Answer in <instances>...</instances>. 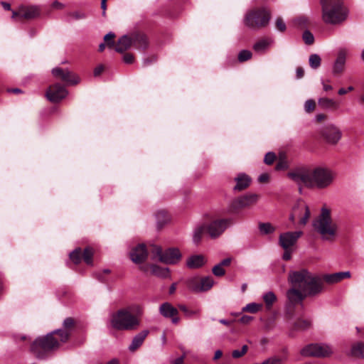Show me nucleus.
Masks as SVG:
<instances>
[{"mask_svg": "<svg viewBox=\"0 0 364 364\" xmlns=\"http://www.w3.org/2000/svg\"><path fill=\"white\" fill-rule=\"evenodd\" d=\"M311 215V212L307 204L301 200L298 201L292 208L289 215V220L294 223L296 219L299 220V224L305 225Z\"/></svg>", "mask_w": 364, "mask_h": 364, "instance_id": "obj_9", "label": "nucleus"}, {"mask_svg": "<svg viewBox=\"0 0 364 364\" xmlns=\"http://www.w3.org/2000/svg\"><path fill=\"white\" fill-rule=\"evenodd\" d=\"M223 355V352L220 350H218L215 352V355H214V358L213 359L214 360H218Z\"/></svg>", "mask_w": 364, "mask_h": 364, "instance_id": "obj_63", "label": "nucleus"}, {"mask_svg": "<svg viewBox=\"0 0 364 364\" xmlns=\"http://www.w3.org/2000/svg\"><path fill=\"white\" fill-rule=\"evenodd\" d=\"M214 284V280L211 277H193L188 282V289L195 292H204L210 290Z\"/></svg>", "mask_w": 364, "mask_h": 364, "instance_id": "obj_11", "label": "nucleus"}, {"mask_svg": "<svg viewBox=\"0 0 364 364\" xmlns=\"http://www.w3.org/2000/svg\"><path fill=\"white\" fill-rule=\"evenodd\" d=\"M270 20V13L265 8L256 9L247 12L245 17V24L251 28L266 26Z\"/></svg>", "mask_w": 364, "mask_h": 364, "instance_id": "obj_8", "label": "nucleus"}, {"mask_svg": "<svg viewBox=\"0 0 364 364\" xmlns=\"http://www.w3.org/2000/svg\"><path fill=\"white\" fill-rule=\"evenodd\" d=\"M296 75L298 79L301 78L304 75V69L301 67H298L296 70Z\"/></svg>", "mask_w": 364, "mask_h": 364, "instance_id": "obj_55", "label": "nucleus"}, {"mask_svg": "<svg viewBox=\"0 0 364 364\" xmlns=\"http://www.w3.org/2000/svg\"><path fill=\"white\" fill-rule=\"evenodd\" d=\"M316 102L314 100H308L304 105V109L306 112H311L314 110Z\"/></svg>", "mask_w": 364, "mask_h": 364, "instance_id": "obj_48", "label": "nucleus"}, {"mask_svg": "<svg viewBox=\"0 0 364 364\" xmlns=\"http://www.w3.org/2000/svg\"><path fill=\"white\" fill-rule=\"evenodd\" d=\"M132 43L137 48L145 49L148 46L147 38L145 35L141 33L132 34Z\"/></svg>", "mask_w": 364, "mask_h": 364, "instance_id": "obj_29", "label": "nucleus"}, {"mask_svg": "<svg viewBox=\"0 0 364 364\" xmlns=\"http://www.w3.org/2000/svg\"><path fill=\"white\" fill-rule=\"evenodd\" d=\"M275 157V154L273 152H268L264 156V161L266 164L270 165L274 161Z\"/></svg>", "mask_w": 364, "mask_h": 364, "instance_id": "obj_49", "label": "nucleus"}, {"mask_svg": "<svg viewBox=\"0 0 364 364\" xmlns=\"http://www.w3.org/2000/svg\"><path fill=\"white\" fill-rule=\"evenodd\" d=\"M115 37V34L112 32H109L106 34L104 37L105 43L109 48H113L115 47L114 38Z\"/></svg>", "mask_w": 364, "mask_h": 364, "instance_id": "obj_42", "label": "nucleus"}, {"mask_svg": "<svg viewBox=\"0 0 364 364\" xmlns=\"http://www.w3.org/2000/svg\"><path fill=\"white\" fill-rule=\"evenodd\" d=\"M1 4L2 5L3 8L5 9V10H7V11H9L11 9V5L10 4L7 3V2H5V1H1Z\"/></svg>", "mask_w": 364, "mask_h": 364, "instance_id": "obj_64", "label": "nucleus"}, {"mask_svg": "<svg viewBox=\"0 0 364 364\" xmlns=\"http://www.w3.org/2000/svg\"><path fill=\"white\" fill-rule=\"evenodd\" d=\"M318 104L323 109H336L338 104L333 99L321 97L318 100Z\"/></svg>", "mask_w": 364, "mask_h": 364, "instance_id": "obj_30", "label": "nucleus"}, {"mask_svg": "<svg viewBox=\"0 0 364 364\" xmlns=\"http://www.w3.org/2000/svg\"><path fill=\"white\" fill-rule=\"evenodd\" d=\"M288 176L299 186L323 189L332 184L335 173L330 168L321 166L314 168L300 167L288 173Z\"/></svg>", "mask_w": 364, "mask_h": 364, "instance_id": "obj_2", "label": "nucleus"}, {"mask_svg": "<svg viewBox=\"0 0 364 364\" xmlns=\"http://www.w3.org/2000/svg\"><path fill=\"white\" fill-rule=\"evenodd\" d=\"M231 263V258H226L222 260L219 264L223 267L224 266H229Z\"/></svg>", "mask_w": 364, "mask_h": 364, "instance_id": "obj_59", "label": "nucleus"}, {"mask_svg": "<svg viewBox=\"0 0 364 364\" xmlns=\"http://www.w3.org/2000/svg\"><path fill=\"white\" fill-rule=\"evenodd\" d=\"M253 320V317L247 315H243L239 320V322L242 324H248Z\"/></svg>", "mask_w": 364, "mask_h": 364, "instance_id": "obj_51", "label": "nucleus"}, {"mask_svg": "<svg viewBox=\"0 0 364 364\" xmlns=\"http://www.w3.org/2000/svg\"><path fill=\"white\" fill-rule=\"evenodd\" d=\"M312 225L323 240L332 241L335 239L338 226L333 222L331 210L326 207L321 208L320 214L313 221Z\"/></svg>", "mask_w": 364, "mask_h": 364, "instance_id": "obj_6", "label": "nucleus"}, {"mask_svg": "<svg viewBox=\"0 0 364 364\" xmlns=\"http://www.w3.org/2000/svg\"><path fill=\"white\" fill-rule=\"evenodd\" d=\"M230 224V220L228 219H219L210 222L206 225V232L213 238L220 237L228 225Z\"/></svg>", "mask_w": 364, "mask_h": 364, "instance_id": "obj_12", "label": "nucleus"}, {"mask_svg": "<svg viewBox=\"0 0 364 364\" xmlns=\"http://www.w3.org/2000/svg\"><path fill=\"white\" fill-rule=\"evenodd\" d=\"M311 322L309 320L298 319L294 324V329L304 331L309 328Z\"/></svg>", "mask_w": 364, "mask_h": 364, "instance_id": "obj_39", "label": "nucleus"}, {"mask_svg": "<svg viewBox=\"0 0 364 364\" xmlns=\"http://www.w3.org/2000/svg\"><path fill=\"white\" fill-rule=\"evenodd\" d=\"M52 74L53 76L60 78L68 85H74L80 82L79 77L70 72L68 70H63L60 68H55L52 70Z\"/></svg>", "mask_w": 364, "mask_h": 364, "instance_id": "obj_17", "label": "nucleus"}, {"mask_svg": "<svg viewBox=\"0 0 364 364\" xmlns=\"http://www.w3.org/2000/svg\"><path fill=\"white\" fill-rule=\"evenodd\" d=\"M82 251L80 248H76L70 253V258L75 264H79L81 261Z\"/></svg>", "mask_w": 364, "mask_h": 364, "instance_id": "obj_40", "label": "nucleus"}, {"mask_svg": "<svg viewBox=\"0 0 364 364\" xmlns=\"http://www.w3.org/2000/svg\"><path fill=\"white\" fill-rule=\"evenodd\" d=\"M269 175L267 173H262L258 178V181L261 183H267L269 181Z\"/></svg>", "mask_w": 364, "mask_h": 364, "instance_id": "obj_53", "label": "nucleus"}, {"mask_svg": "<svg viewBox=\"0 0 364 364\" xmlns=\"http://www.w3.org/2000/svg\"><path fill=\"white\" fill-rule=\"evenodd\" d=\"M294 23L298 27L303 28L308 24V18L306 16H299L294 20Z\"/></svg>", "mask_w": 364, "mask_h": 364, "instance_id": "obj_46", "label": "nucleus"}, {"mask_svg": "<svg viewBox=\"0 0 364 364\" xmlns=\"http://www.w3.org/2000/svg\"><path fill=\"white\" fill-rule=\"evenodd\" d=\"M205 232H206V225L205 224H203V225L197 226L193 231V242L196 244L199 243V242L201 240L202 235Z\"/></svg>", "mask_w": 364, "mask_h": 364, "instance_id": "obj_32", "label": "nucleus"}, {"mask_svg": "<svg viewBox=\"0 0 364 364\" xmlns=\"http://www.w3.org/2000/svg\"><path fill=\"white\" fill-rule=\"evenodd\" d=\"M332 353L333 350L328 345L318 343L309 344L301 351L302 355L308 357H326Z\"/></svg>", "mask_w": 364, "mask_h": 364, "instance_id": "obj_10", "label": "nucleus"}, {"mask_svg": "<svg viewBox=\"0 0 364 364\" xmlns=\"http://www.w3.org/2000/svg\"><path fill=\"white\" fill-rule=\"evenodd\" d=\"M309 63L311 68L317 69L321 65V57L318 54H311L309 56Z\"/></svg>", "mask_w": 364, "mask_h": 364, "instance_id": "obj_38", "label": "nucleus"}, {"mask_svg": "<svg viewBox=\"0 0 364 364\" xmlns=\"http://www.w3.org/2000/svg\"><path fill=\"white\" fill-rule=\"evenodd\" d=\"M147 255V250L144 244L138 245L130 252L131 259L134 263L143 262L146 259Z\"/></svg>", "mask_w": 364, "mask_h": 364, "instance_id": "obj_20", "label": "nucleus"}, {"mask_svg": "<svg viewBox=\"0 0 364 364\" xmlns=\"http://www.w3.org/2000/svg\"><path fill=\"white\" fill-rule=\"evenodd\" d=\"M346 54L345 51H340L333 66V73L338 75L341 73L345 67Z\"/></svg>", "mask_w": 364, "mask_h": 364, "instance_id": "obj_27", "label": "nucleus"}, {"mask_svg": "<svg viewBox=\"0 0 364 364\" xmlns=\"http://www.w3.org/2000/svg\"><path fill=\"white\" fill-rule=\"evenodd\" d=\"M132 41V34L131 36L124 35L122 36L117 41L114 50L118 53H123L133 45Z\"/></svg>", "mask_w": 364, "mask_h": 364, "instance_id": "obj_25", "label": "nucleus"}, {"mask_svg": "<svg viewBox=\"0 0 364 364\" xmlns=\"http://www.w3.org/2000/svg\"><path fill=\"white\" fill-rule=\"evenodd\" d=\"M180 310H181L187 317H192L193 316H198L200 313L199 309L191 310L188 309L185 305L181 304L178 306Z\"/></svg>", "mask_w": 364, "mask_h": 364, "instance_id": "obj_41", "label": "nucleus"}, {"mask_svg": "<svg viewBox=\"0 0 364 364\" xmlns=\"http://www.w3.org/2000/svg\"><path fill=\"white\" fill-rule=\"evenodd\" d=\"M149 333V331L148 330H144L137 333L133 338L131 344L129 346V350L131 352H134L136 349H138L143 344Z\"/></svg>", "mask_w": 364, "mask_h": 364, "instance_id": "obj_24", "label": "nucleus"}, {"mask_svg": "<svg viewBox=\"0 0 364 364\" xmlns=\"http://www.w3.org/2000/svg\"><path fill=\"white\" fill-rule=\"evenodd\" d=\"M156 220L158 228H161L170 221V217L164 210H159L156 213Z\"/></svg>", "mask_w": 364, "mask_h": 364, "instance_id": "obj_31", "label": "nucleus"}, {"mask_svg": "<svg viewBox=\"0 0 364 364\" xmlns=\"http://www.w3.org/2000/svg\"><path fill=\"white\" fill-rule=\"evenodd\" d=\"M301 231L287 232L279 236V244L284 249L291 247L301 236Z\"/></svg>", "mask_w": 364, "mask_h": 364, "instance_id": "obj_18", "label": "nucleus"}, {"mask_svg": "<svg viewBox=\"0 0 364 364\" xmlns=\"http://www.w3.org/2000/svg\"><path fill=\"white\" fill-rule=\"evenodd\" d=\"M248 350V346L244 345L241 350H234L232 352V356L233 358H240L242 357Z\"/></svg>", "mask_w": 364, "mask_h": 364, "instance_id": "obj_44", "label": "nucleus"}, {"mask_svg": "<svg viewBox=\"0 0 364 364\" xmlns=\"http://www.w3.org/2000/svg\"><path fill=\"white\" fill-rule=\"evenodd\" d=\"M304 43L307 45H311L314 42V35L308 30H306L302 35Z\"/></svg>", "mask_w": 364, "mask_h": 364, "instance_id": "obj_43", "label": "nucleus"}, {"mask_svg": "<svg viewBox=\"0 0 364 364\" xmlns=\"http://www.w3.org/2000/svg\"><path fill=\"white\" fill-rule=\"evenodd\" d=\"M206 263L205 257L202 255H196L190 257L187 262L186 265L191 269H198L203 267Z\"/></svg>", "mask_w": 364, "mask_h": 364, "instance_id": "obj_26", "label": "nucleus"}, {"mask_svg": "<svg viewBox=\"0 0 364 364\" xmlns=\"http://www.w3.org/2000/svg\"><path fill=\"white\" fill-rule=\"evenodd\" d=\"M41 9L38 6H21L18 11H13L12 18H20L25 19H33L40 15Z\"/></svg>", "mask_w": 364, "mask_h": 364, "instance_id": "obj_15", "label": "nucleus"}, {"mask_svg": "<svg viewBox=\"0 0 364 364\" xmlns=\"http://www.w3.org/2000/svg\"><path fill=\"white\" fill-rule=\"evenodd\" d=\"M141 314L142 309L139 305L120 309L112 314L110 324L114 328L120 331L136 329L140 324L137 316Z\"/></svg>", "mask_w": 364, "mask_h": 364, "instance_id": "obj_4", "label": "nucleus"}, {"mask_svg": "<svg viewBox=\"0 0 364 364\" xmlns=\"http://www.w3.org/2000/svg\"><path fill=\"white\" fill-rule=\"evenodd\" d=\"M326 116L324 114H318L316 116V119L318 122H321L326 119Z\"/></svg>", "mask_w": 364, "mask_h": 364, "instance_id": "obj_62", "label": "nucleus"}, {"mask_svg": "<svg viewBox=\"0 0 364 364\" xmlns=\"http://www.w3.org/2000/svg\"><path fill=\"white\" fill-rule=\"evenodd\" d=\"M282 258L284 260H289L291 259V252H290V251L288 250V249L285 250V252L283 255Z\"/></svg>", "mask_w": 364, "mask_h": 364, "instance_id": "obj_61", "label": "nucleus"}, {"mask_svg": "<svg viewBox=\"0 0 364 364\" xmlns=\"http://www.w3.org/2000/svg\"><path fill=\"white\" fill-rule=\"evenodd\" d=\"M276 26L279 31H284L286 30V24L281 18H277L276 20Z\"/></svg>", "mask_w": 364, "mask_h": 364, "instance_id": "obj_50", "label": "nucleus"}, {"mask_svg": "<svg viewBox=\"0 0 364 364\" xmlns=\"http://www.w3.org/2000/svg\"><path fill=\"white\" fill-rule=\"evenodd\" d=\"M351 355L355 357L364 358V343L358 342L354 344L351 348Z\"/></svg>", "mask_w": 364, "mask_h": 364, "instance_id": "obj_33", "label": "nucleus"}, {"mask_svg": "<svg viewBox=\"0 0 364 364\" xmlns=\"http://www.w3.org/2000/svg\"><path fill=\"white\" fill-rule=\"evenodd\" d=\"M236 185L234 187L235 191H242L247 188L251 182V178L245 173H240L235 178Z\"/></svg>", "mask_w": 364, "mask_h": 364, "instance_id": "obj_28", "label": "nucleus"}, {"mask_svg": "<svg viewBox=\"0 0 364 364\" xmlns=\"http://www.w3.org/2000/svg\"><path fill=\"white\" fill-rule=\"evenodd\" d=\"M321 134L324 140L331 144H336L342 136L341 131L333 124H329L323 127Z\"/></svg>", "mask_w": 364, "mask_h": 364, "instance_id": "obj_13", "label": "nucleus"}, {"mask_svg": "<svg viewBox=\"0 0 364 364\" xmlns=\"http://www.w3.org/2000/svg\"><path fill=\"white\" fill-rule=\"evenodd\" d=\"M67 95L66 89L60 84L57 83L48 88L46 96L49 101L56 103L64 99Z\"/></svg>", "mask_w": 364, "mask_h": 364, "instance_id": "obj_16", "label": "nucleus"}, {"mask_svg": "<svg viewBox=\"0 0 364 364\" xmlns=\"http://www.w3.org/2000/svg\"><path fill=\"white\" fill-rule=\"evenodd\" d=\"M274 43V40L272 38H264L257 41L253 46V50L259 54H263L269 49V47Z\"/></svg>", "mask_w": 364, "mask_h": 364, "instance_id": "obj_23", "label": "nucleus"}, {"mask_svg": "<svg viewBox=\"0 0 364 364\" xmlns=\"http://www.w3.org/2000/svg\"><path fill=\"white\" fill-rule=\"evenodd\" d=\"M150 252L153 259L158 258L161 262L166 264H175L181 260L182 257L180 250L176 247H170L163 252L160 246L151 245Z\"/></svg>", "mask_w": 364, "mask_h": 364, "instance_id": "obj_7", "label": "nucleus"}, {"mask_svg": "<svg viewBox=\"0 0 364 364\" xmlns=\"http://www.w3.org/2000/svg\"><path fill=\"white\" fill-rule=\"evenodd\" d=\"M212 272L213 274L217 277H222L225 274V270L220 264L215 265L212 269Z\"/></svg>", "mask_w": 364, "mask_h": 364, "instance_id": "obj_47", "label": "nucleus"}, {"mask_svg": "<svg viewBox=\"0 0 364 364\" xmlns=\"http://www.w3.org/2000/svg\"><path fill=\"white\" fill-rule=\"evenodd\" d=\"M52 6L56 9H62L64 7V5L58 1H55L53 2Z\"/></svg>", "mask_w": 364, "mask_h": 364, "instance_id": "obj_58", "label": "nucleus"}, {"mask_svg": "<svg viewBox=\"0 0 364 364\" xmlns=\"http://www.w3.org/2000/svg\"><path fill=\"white\" fill-rule=\"evenodd\" d=\"M159 313L165 318H171V321L174 324L179 322V318L177 316L178 310L168 302L163 303L159 306Z\"/></svg>", "mask_w": 364, "mask_h": 364, "instance_id": "obj_19", "label": "nucleus"}, {"mask_svg": "<svg viewBox=\"0 0 364 364\" xmlns=\"http://www.w3.org/2000/svg\"><path fill=\"white\" fill-rule=\"evenodd\" d=\"M94 251L90 247H87L84 250L83 253L82 254L83 260L87 264L91 265L92 264V257H93Z\"/></svg>", "mask_w": 364, "mask_h": 364, "instance_id": "obj_37", "label": "nucleus"}, {"mask_svg": "<svg viewBox=\"0 0 364 364\" xmlns=\"http://www.w3.org/2000/svg\"><path fill=\"white\" fill-rule=\"evenodd\" d=\"M259 198V196L256 193H249L244 195L235 199L231 203L230 208L232 210L235 211L238 209L249 207L255 204Z\"/></svg>", "mask_w": 364, "mask_h": 364, "instance_id": "obj_14", "label": "nucleus"}, {"mask_svg": "<svg viewBox=\"0 0 364 364\" xmlns=\"http://www.w3.org/2000/svg\"><path fill=\"white\" fill-rule=\"evenodd\" d=\"M103 70H104V67H103V65H100L97 66V67L95 69V70H94V75H95V76H98V75H100L102 73Z\"/></svg>", "mask_w": 364, "mask_h": 364, "instance_id": "obj_57", "label": "nucleus"}, {"mask_svg": "<svg viewBox=\"0 0 364 364\" xmlns=\"http://www.w3.org/2000/svg\"><path fill=\"white\" fill-rule=\"evenodd\" d=\"M353 89L354 88L352 86H349L348 87V89L341 88V89L338 90V93L340 95H346L348 92L353 91Z\"/></svg>", "mask_w": 364, "mask_h": 364, "instance_id": "obj_54", "label": "nucleus"}, {"mask_svg": "<svg viewBox=\"0 0 364 364\" xmlns=\"http://www.w3.org/2000/svg\"><path fill=\"white\" fill-rule=\"evenodd\" d=\"M144 272H148L150 269L151 273L161 278H168L170 277L169 269L167 267H161L156 264L145 265L141 267Z\"/></svg>", "mask_w": 364, "mask_h": 364, "instance_id": "obj_21", "label": "nucleus"}, {"mask_svg": "<svg viewBox=\"0 0 364 364\" xmlns=\"http://www.w3.org/2000/svg\"><path fill=\"white\" fill-rule=\"evenodd\" d=\"M74 324L72 318H67L64 320L63 326L65 330L58 329L48 333L45 336L37 338L31 344V351L38 359H44L49 353L57 349L62 343H65L69 336L68 329Z\"/></svg>", "mask_w": 364, "mask_h": 364, "instance_id": "obj_3", "label": "nucleus"}, {"mask_svg": "<svg viewBox=\"0 0 364 364\" xmlns=\"http://www.w3.org/2000/svg\"><path fill=\"white\" fill-rule=\"evenodd\" d=\"M252 53L248 50H242L238 54V60L240 62L246 61L252 58Z\"/></svg>", "mask_w": 364, "mask_h": 364, "instance_id": "obj_45", "label": "nucleus"}, {"mask_svg": "<svg viewBox=\"0 0 364 364\" xmlns=\"http://www.w3.org/2000/svg\"><path fill=\"white\" fill-rule=\"evenodd\" d=\"M71 16L75 19L84 18L85 17V14L80 12H74L71 14Z\"/></svg>", "mask_w": 364, "mask_h": 364, "instance_id": "obj_56", "label": "nucleus"}, {"mask_svg": "<svg viewBox=\"0 0 364 364\" xmlns=\"http://www.w3.org/2000/svg\"><path fill=\"white\" fill-rule=\"evenodd\" d=\"M351 276L350 272L349 271L347 272H336L333 274H324L323 276V279L328 284H335L339 282L343 279L350 278Z\"/></svg>", "mask_w": 364, "mask_h": 364, "instance_id": "obj_22", "label": "nucleus"}, {"mask_svg": "<svg viewBox=\"0 0 364 364\" xmlns=\"http://www.w3.org/2000/svg\"><path fill=\"white\" fill-rule=\"evenodd\" d=\"M123 59H124V61L126 63H133L134 61V56L133 55L130 54V53H127L124 55L123 57Z\"/></svg>", "mask_w": 364, "mask_h": 364, "instance_id": "obj_52", "label": "nucleus"}, {"mask_svg": "<svg viewBox=\"0 0 364 364\" xmlns=\"http://www.w3.org/2000/svg\"><path fill=\"white\" fill-rule=\"evenodd\" d=\"M259 230L262 235H268L274 232V227L269 223H260Z\"/></svg>", "mask_w": 364, "mask_h": 364, "instance_id": "obj_36", "label": "nucleus"}, {"mask_svg": "<svg viewBox=\"0 0 364 364\" xmlns=\"http://www.w3.org/2000/svg\"><path fill=\"white\" fill-rule=\"evenodd\" d=\"M277 299V296L273 291H268L263 295V300L266 308L270 309Z\"/></svg>", "mask_w": 364, "mask_h": 364, "instance_id": "obj_34", "label": "nucleus"}, {"mask_svg": "<svg viewBox=\"0 0 364 364\" xmlns=\"http://www.w3.org/2000/svg\"><path fill=\"white\" fill-rule=\"evenodd\" d=\"M107 0H102L101 1V9H102V16H105L106 14V9H107V4H106Z\"/></svg>", "mask_w": 364, "mask_h": 364, "instance_id": "obj_60", "label": "nucleus"}, {"mask_svg": "<svg viewBox=\"0 0 364 364\" xmlns=\"http://www.w3.org/2000/svg\"><path fill=\"white\" fill-rule=\"evenodd\" d=\"M322 20L327 24L336 25L343 23L348 16V10L342 0H321Z\"/></svg>", "mask_w": 364, "mask_h": 364, "instance_id": "obj_5", "label": "nucleus"}, {"mask_svg": "<svg viewBox=\"0 0 364 364\" xmlns=\"http://www.w3.org/2000/svg\"><path fill=\"white\" fill-rule=\"evenodd\" d=\"M291 288L287 291V296L291 304H301L307 296H313L323 290L321 279L307 269L291 271L289 274Z\"/></svg>", "mask_w": 364, "mask_h": 364, "instance_id": "obj_1", "label": "nucleus"}, {"mask_svg": "<svg viewBox=\"0 0 364 364\" xmlns=\"http://www.w3.org/2000/svg\"><path fill=\"white\" fill-rule=\"evenodd\" d=\"M262 307V305L257 303H250L247 304L245 306H244L242 309L243 312H249L252 314H255L258 312Z\"/></svg>", "mask_w": 364, "mask_h": 364, "instance_id": "obj_35", "label": "nucleus"}]
</instances>
